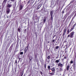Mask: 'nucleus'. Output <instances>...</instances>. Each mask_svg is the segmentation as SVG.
I'll return each instance as SVG.
<instances>
[{"mask_svg":"<svg viewBox=\"0 0 76 76\" xmlns=\"http://www.w3.org/2000/svg\"><path fill=\"white\" fill-rule=\"evenodd\" d=\"M6 12L7 14H9V13H10V8H7Z\"/></svg>","mask_w":76,"mask_h":76,"instance_id":"f257e3e1","label":"nucleus"},{"mask_svg":"<svg viewBox=\"0 0 76 76\" xmlns=\"http://www.w3.org/2000/svg\"><path fill=\"white\" fill-rule=\"evenodd\" d=\"M29 46H27V47H26L25 48V49L24 50V51H25V53H26V52H27V51H28V47Z\"/></svg>","mask_w":76,"mask_h":76,"instance_id":"f03ea898","label":"nucleus"},{"mask_svg":"<svg viewBox=\"0 0 76 76\" xmlns=\"http://www.w3.org/2000/svg\"><path fill=\"white\" fill-rule=\"evenodd\" d=\"M58 66H60L61 67H63V64H61L60 62L58 64Z\"/></svg>","mask_w":76,"mask_h":76,"instance_id":"7ed1b4c3","label":"nucleus"},{"mask_svg":"<svg viewBox=\"0 0 76 76\" xmlns=\"http://www.w3.org/2000/svg\"><path fill=\"white\" fill-rule=\"evenodd\" d=\"M23 6L22 5H20V7L19 8V10H21L23 9Z\"/></svg>","mask_w":76,"mask_h":76,"instance_id":"20e7f679","label":"nucleus"},{"mask_svg":"<svg viewBox=\"0 0 76 76\" xmlns=\"http://www.w3.org/2000/svg\"><path fill=\"white\" fill-rule=\"evenodd\" d=\"M75 33L74 32L72 31L71 34V35H70V37L71 38H72L73 37V34H74V33Z\"/></svg>","mask_w":76,"mask_h":76,"instance_id":"39448f33","label":"nucleus"},{"mask_svg":"<svg viewBox=\"0 0 76 76\" xmlns=\"http://www.w3.org/2000/svg\"><path fill=\"white\" fill-rule=\"evenodd\" d=\"M12 5L11 4H8L7 5V7H9V8H10V7H12Z\"/></svg>","mask_w":76,"mask_h":76,"instance_id":"423d86ee","label":"nucleus"},{"mask_svg":"<svg viewBox=\"0 0 76 76\" xmlns=\"http://www.w3.org/2000/svg\"><path fill=\"white\" fill-rule=\"evenodd\" d=\"M51 70H52L53 73H54V72H55V69L54 68H53L52 69H50Z\"/></svg>","mask_w":76,"mask_h":76,"instance_id":"0eeeda50","label":"nucleus"},{"mask_svg":"<svg viewBox=\"0 0 76 76\" xmlns=\"http://www.w3.org/2000/svg\"><path fill=\"white\" fill-rule=\"evenodd\" d=\"M66 31H67V30H66V29L65 28L64 29V33H63V34L64 36V35H65V34H66Z\"/></svg>","mask_w":76,"mask_h":76,"instance_id":"6e6552de","label":"nucleus"},{"mask_svg":"<svg viewBox=\"0 0 76 76\" xmlns=\"http://www.w3.org/2000/svg\"><path fill=\"white\" fill-rule=\"evenodd\" d=\"M54 12V11H52L50 12V15L51 16H53V13Z\"/></svg>","mask_w":76,"mask_h":76,"instance_id":"1a4fd4ad","label":"nucleus"},{"mask_svg":"<svg viewBox=\"0 0 76 76\" xmlns=\"http://www.w3.org/2000/svg\"><path fill=\"white\" fill-rule=\"evenodd\" d=\"M69 65H68L67 67V71H69Z\"/></svg>","mask_w":76,"mask_h":76,"instance_id":"9d476101","label":"nucleus"},{"mask_svg":"<svg viewBox=\"0 0 76 76\" xmlns=\"http://www.w3.org/2000/svg\"><path fill=\"white\" fill-rule=\"evenodd\" d=\"M51 20L53 21V16H51V18H50Z\"/></svg>","mask_w":76,"mask_h":76,"instance_id":"9b49d317","label":"nucleus"},{"mask_svg":"<svg viewBox=\"0 0 76 76\" xmlns=\"http://www.w3.org/2000/svg\"><path fill=\"white\" fill-rule=\"evenodd\" d=\"M69 32H70V31L69 30V29H68L67 30V34H69Z\"/></svg>","mask_w":76,"mask_h":76,"instance_id":"f8f14e48","label":"nucleus"},{"mask_svg":"<svg viewBox=\"0 0 76 76\" xmlns=\"http://www.w3.org/2000/svg\"><path fill=\"white\" fill-rule=\"evenodd\" d=\"M56 63H59V60H56L55 61Z\"/></svg>","mask_w":76,"mask_h":76,"instance_id":"ddd939ff","label":"nucleus"},{"mask_svg":"<svg viewBox=\"0 0 76 76\" xmlns=\"http://www.w3.org/2000/svg\"><path fill=\"white\" fill-rule=\"evenodd\" d=\"M32 59V57L30 56V57L29 58V61H31V60Z\"/></svg>","mask_w":76,"mask_h":76,"instance_id":"4468645a","label":"nucleus"},{"mask_svg":"<svg viewBox=\"0 0 76 76\" xmlns=\"http://www.w3.org/2000/svg\"><path fill=\"white\" fill-rule=\"evenodd\" d=\"M62 71H63V69L61 68H60V71L61 72Z\"/></svg>","mask_w":76,"mask_h":76,"instance_id":"2eb2a0df","label":"nucleus"},{"mask_svg":"<svg viewBox=\"0 0 76 76\" xmlns=\"http://www.w3.org/2000/svg\"><path fill=\"white\" fill-rule=\"evenodd\" d=\"M50 68H51V66H48V69L49 70H50Z\"/></svg>","mask_w":76,"mask_h":76,"instance_id":"dca6fc26","label":"nucleus"},{"mask_svg":"<svg viewBox=\"0 0 76 76\" xmlns=\"http://www.w3.org/2000/svg\"><path fill=\"white\" fill-rule=\"evenodd\" d=\"M73 29V28H72L70 30L69 32H71V31H72Z\"/></svg>","mask_w":76,"mask_h":76,"instance_id":"f3484780","label":"nucleus"},{"mask_svg":"<svg viewBox=\"0 0 76 76\" xmlns=\"http://www.w3.org/2000/svg\"><path fill=\"white\" fill-rule=\"evenodd\" d=\"M76 23H75L74 25L73 26V29H74V28H75V27L76 26Z\"/></svg>","mask_w":76,"mask_h":76,"instance_id":"a211bd4d","label":"nucleus"},{"mask_svg":"<svg viewBox=\"0 0 76 76\" xmlns=\"http://www.w3.org/2000/svg\"><path fill=\"white\" fill-rule=\"evenodd\" d=\"M7 0H4L3 1V3H6V2L7 1Z\"/></svg>","mask_w":76,"mask_h":76,"instance_id":"6ab92c4d","label":"nucleus"},{"mask_svg":"<svg viewBox=\"0 0 76 76\" xmlns=\"http://www.w3.org/2000/svg\"><path fill=\"white\" fill-rule=\"evenodd\" d=\"M59 48V47L58 46H56L55 48L56 49H58Z\"/></svg>","mask_w":76,"mask_h":76,"instance_id":"aec40b11","label":"nucleus"},{"mask_svg":"<svg viewBox=\"0 0 76 76\" xmlns=\"http://www.w3.org/2000/svg\"><path fill=\"white\" fill-rule=\"evenodd\" d=\"M41 5L40 6V7H39V6H38L37 7V9H39V8H40V7H41Z\"/></svg>","mask_w":76,"mask_h":76,"instance_id":"412c9836","label":"nucleus"},{"mask_svg":"<svg viewBox=\"0 0 76 76\" xmlns=\"http://www.w3.org/2000/svg\"><path fill=\"white\" fill-rule=\"evenodd\" d=\"M50 74L51 76H53V73H50Z\"/></svg>","mask_w":76,"mask_h":76,"instance_id":"4be33fe9","label":"nucleus"},{"mask_svg":"<svg viewBox=\"0 0 76 76\" xmlns=\"http://www.w3.org/2000/svg\"><path fill=\"white\" fill-rule=\"evenodd\" d=\"M23 54V53L22 52H21L20 53V54H21V55H22V54Z\"/></svg>","mask_w":76,"mask_h":76,"instance_id":"5701e85b","label":"nucleus"},{"mask_svg":"<svg viewBox=\"0 0 76 76\" xmlns=\"http://www.w3.org/2000/svg\"><path fill=\"white\" fill-rule=\"evenodd\" d=\"M18 32H20V28H18Z\"/></svg>","mask_w":76,"mask_h":76,"instance_id":"b1692460","label":"nucleus"},{"mask_svg":"<svg viewBox=\"0 0 76 76\" xmlns=\"http://www.w3.org/2000/svg\"><path fill=\"white\" fill-rule=\"evenodd\" d=\"M46 21V20L45 19H44L43 20V22L44 23H45V21Z\"/></svg>","mask_w":76,"mask_h":76,"instance_id":"393cba45","label":"nucleus"},{"mask_svg":"<svg viewBox=\"0 0 76 76\" xmlns=\"http://www.w3.org/2000/svg\"><path fill=\"white\" fill-rule=\"evenodd\" d=\"M50 58V56H48V59H49Z\"/></svg>","mask_w":76,"mask_h":76,"instance_id":"a878e982","label":"nucleus"},{"mask_svg":"<svg viewBox=\"0 0 76 76\" xmlns=\"http://www.w3.org/2000/svg\"><path fill=\"white\" fill-rule=\"evenodd\" d=\"M70 63H73V61H71L70 62Z\"/></svg>","mask_w":76,"mask_h":76,"instance_id":"bb28decb","label":"nucleus"},{"mask_svg":"<svg viewBox=\"0 0 76 76\" xmlns=\"http://www.w3.org/2000/svg\"><path fill=\"white\" fill-rule=\"evenodd\" d=\"M44 66H45V69H46V64H45Z\"/></svg>","mask_w":76,"mask_h":76,"instance_id":"cd10ccee","label":"nucleus"},{"mask_svg":"<svg viewBox=\"0 0 76 76\" xmlns=\"http://www.w3.org/2000/svg\"><path fill=\"white\" fill-rule=\"evenodd\" d=\"M40 74L41 75H42V72H40Z\"/></svg>","mask_w":76,"mask_h":76,"instance_id":"c85d7f7f","label":"nucleus"},{"mask_svg":"<svg viewBox=\"0 0 76 76\" xmlns=\"http://www.w3.org/2000/svg\"><path fill=\"white\" fill-rule=\"evenodd\" d=\"M54 41H55V40L53 39L52 40V42H54Z\"/></svg>","mask_w":76,"mask_h":76,"instance_id":"c756f323","label":"nucleus"},{"mask_svg":"<svg viewBox=\"0 0 76 76\" xmlns=\"http://www.w3.org/2000/svg\"><path fill=\"white\" fill-rule=\"evenodd\" d=\"M64 59H66V57L64 56Z\"/></svg>","mask_w":76,"mask_h":76,"instance_id":"7c9ffc66","label":"nucleus"},{"mask_svg":"<svg viewBox=\"0 0 76 76\" xmlns=\"http://www.w3.org/2000/svg\"><path fill=\"white\" fill-rule=\"evenodd\" d=\"M30 3V1H28V3Z\"/></svg>","mask_w":76,"mask_h":76,"instance_id":"2f4dec72","label":"nucleus"},{"mask_svg":"<svg viewBox=\"0 0 76 76\" xmlns=\"http://www.w3.org/2000/svg\"><path fill=\"white\" fill-rule=\"evenodd\" d=\"M67 37H70V35H68L67 36Z\"/></svg>","mask_w":76,"mask_h":76,"instance_id":"473e14b6","label":"nucleus"},{"mask_svg":"<svg viewBox=\"0 0 76 76\" xmlns=\"http://www.w3.org/2000/svg\"><path fill=\"white\" fill-rule=\"evenodd\" d=\"M62 13H64V11H63Z\"/></svg>","mask_w":76,"mask_h":76,"instance_id":"72a5a7b5","label":"nucleus"},{"mask_svg":"<svg viewBox=\"0 0 76 76\" xmlns=\"http://www.w3.org/2000/svg\"><path fill=\"white\" fill-rule=\"evenodd\" d=\"M56 35H55L53 37V38H54V37H56Z\"/></svg>","mask_w":76,"mask_h":76,"instance_id":"f704fd0d","label":"nucleus"},{"mask_svg":"<svg viewBox=\"0 0 76 76\" xmlns=\"http://www.w3.org/2000/svg\"><path fill=\"white\" fill-rule=\"evenodd\" d=\"M15 63L17 64V61H15Z\"/></svg>","mask_w":76,"mask_h":76,"instance_id":"c9c22d12","label":"nucleus"},{"mask_svg":"<svg viewBox=\"0 0 76 76\" xmlns=\"http://www.w3.org/2000/svg\"><path fill=\"white\" fill-rule=\"evenodd\" d=\"M41 4H40L38 6L40 7L41 6Z\"/></svg>","mask_w":76,"mask_h":76,"instance_id":"e433bc0d","label":"nucleus"},{"mask_svg":"<svg viewBox=\"0 0 76 76\" xmlns=\"http://www.w3.org/2000/svg\"><path fill=\"white\" fill-rule=\"evenodd\" d=\"M15 0H11V1H14Z\"/></svg>","mask_w":76,"mask_h":76,"instance_id":"4c0bfd02","label":"nucleus"},{"mask_svg":"<svg viewBox=\"0 0 76 76\" xmlns=\"http://www.w3.org/2000/svg\"><path fill=\"white\" fill-rule=\"evenodd\" d=\"M48 43H50V41H48Z\"/></svg>","mask_w":76,"mask_h":76,"instance_id":"58836bf2","label":"nucleus"},{"mask_svg":"<svg viewBox=\"0 0 76 76\" xmlns=\"http://www.w3.org/2000/svg\"><path fill=\"white\" fill-rule=\"evenodd\" d=\"M24 31H26V29H25Z\"/></svg>","mask_w":76,"mask_h":76,"instance_id":"ea45409f","label":"nucleus"},{"mask_svg":"<svg viewBox=\"0 0 76 76\" xmlns=\"http://www.w3.org/2000/svg\"><path fill=\"white\" fill-rule=\"evenodd\" d=\"M73 67H74V69H75V65H74V66H73Z\"/></svg>","mask_w":76,"mask_h":76,"instance_id":"a19ab883","label":"nucleus"},{"mask_svg":"<svg viewBox=\"0 0 76 76\" xmlns=\"http://www.w3.org/2000/svg\"><path fill=\"white\" fill-rule=\"evenodd\" d=\"M57 69H58V68H57Z\"/></svg>","mask_w":76,"mask_h":76,"instance_id":"79ce46f5","label":"nucleus"},{"mask_svg":"<svg viewBox=\"0 0 76 76\" xmlns=\"http://www.w3.org/2000/svg\"><path fill=\"white\" fill-rule=\"evenodd\" d=\"M69 26H70V24L69 25Z\"/></svg>","mask_w":76,"mask_h":76,"instance_id":"37998d69","label":"nucleus"},{"mask_svg":"<svg viewBox=\"0 0 76 76\" xmlns=\"http://www.w3.org/2000/svg\"><path fill=\"white\" fill-rule=\"evenodd\" d=\"M7 18H8V17H7Z\"/></svg>","mask_w":76,"mask_h":76,"instance_id":"c03bdc74","label":"nucleus"}]
</instances>
